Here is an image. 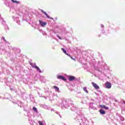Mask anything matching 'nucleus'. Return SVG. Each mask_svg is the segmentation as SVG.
I'll return each mask as SVG.
<instances>
[{
  "instance_id": "obj_1",
  "label": "nucleus",
  "mask_w": 125,
  "mask_h": 125,
  "mask_svg": "<svg viewBox=\"0 0 125 125\" xmlns=\"http://www.w3.org/2000/svg\"><path fill=\"white\" fill-rule=\"evenodd\" d=\"M41 11L42 13H43V14H44L46 16L47 18H48L49 19H51L52 20H54L53 18H50L49 16H48V15L45 12H44L43 10H41Z\"/></svg>"
},
{
  "instance_id": "obj_2",
  "label": "nucleus",
  "mask_w": 125,
  "mask_h": 125,
  "mask_svg": "<svg viewBox=\"0 0 125 125\" xmlns=\"http://www.w3.org/2000/svg\"><path fill=\"white\" fill-rule=\"evenodd\" d=\"M106 88H111L112 87V84L109 82H106L105 83Z\"/></svg>"
},
{
  "instance_id": "obj_3",
  "label": "nucleus",
  "mask_w": 125,
  "mask_h": 125,
  "mask_svg": "<svg viewBox=\"0 0 125 125\" xmlns=\"http://www.w3.org/2000/svg\"><path fill=\"white\" fill-rule=\"evenodd\" d=\"M57 78L60 80H62V81H64V82H66L67 81V79L64 77V76L62 75L58 76Z\"/></svg>"
},
{
  "instance_id": "obj_4",
  "label": "nucleus",
  "mask_w": 125,
  "mask_h": 125,
  "mask_svg": "<svg viewBox=\"0 0 125 125\" xmlns=\"http://www.w3.org/2000/svg\"><path fill=\"white\" fill-rule=\"evenodd\" d=\"M92 84L95 89H99V86L97 84L94 83V82H92Z\"/></svg>"
},
{
  "instance_id": "obj_5",
  "label": "nucleus",
  "mask_w": 125,
  "mask_h": 125,
  "mask_svg": "<svg viewBox=\"0 0 125 125\" xmlns=\"http://www.w3.org/2000/svg\"><path fill=\"white\" fill-rule=\"evenodd\" d=\"M40 24L42 27H44L46 25V22H43L41 20L39 21Z\"/></svg>"
},
{
  "instance_id": "obj_6",
  "label": "nucleus",
  "mask_w": 125,
  "mask_h": 125,
  "mask_svg": "<svg viewBox=\"0 0 125 125\" xmlns=\"http://www.w3.org/2000/svg\"><path fill=\"white\" fill-rule=\"evenodd\" d=\"M76 78L73 76H70L68 78V80L70 82H73V80H75Z\"/></svg>"
},
{
  "instance_id": "obj_7",
  "label": "nucleus",
  "mask_w": 125,
  "mask_h": 125,
  "mask_svg": "<svg viewBox=\"0 0 125 125\" xmlns=\"http://www.w3.org/2000/svg\"><path fill=\"white\" fill-rule=\"evenodd\" d=\"M99 112L102 115H105L106 114V112H105V111H104V110H103V109H100L99 110Z\"/></svg>"
},
{
  "instance_id": "obj_8",
  "label": "nucleus",
  "mask_w": 125,
  "mask_h": 125,
  "mask_svg": "<svg viewBox=\"0 0 125 125\" xmlns=\"http://www.w3.org/2000/svg\"><path fill=\"white\" fill-rule=\"evenodd\" d=\"M61 49L62 51H63V53L66 54V55H67L68 56H69V55L68 54V53H67V51H66V50H65V49L63 48H62Z\"/></svg>"
},
{
  "instance_id": "obj_9",
  "label": "nucleus",
  "mask_w": 125,
  "mask_h": 125,
  "mask_svg": "<svg viewBox=\"0 0 125 125\" xmlns=\"http://www.w3.org/2000/svg\"><path fill=\"white\" fill-rule=\"evenodd\" d=\"M53 88L56 89V91H59V87H58L57 86H53Z\"/></svg>"
},
{
  "instance_id": "obj_10",
  "label": "nucleus",
  "mask_w": 125,
  "mask_h": 125,
  "mask_svg": "<svg viewBox=\"0 0 125 125\" xmlns=\"http://www.w3.org/2000/svg\"><path fill=\"white\" fill-rule=\"evenodd\" d=\"M35 69H36V70H37V71H39V72H40V73L42 72V71L41 70L40 68L38 66H37V65L35 66Z\"/></svg>"
},
{
  "instance_id": "obj_11",
  "label": "nucleus",
  "mask_w": 125,
  "mask_h": 125,
  "mask_svg": "<svg viewBox=\"0 0 125 125\" xmlns=\"http://www.w3.org/2000/svg\"><path fill=\"white\" fill-rule=\"evenodd\" d=\"M83 90H84L86 93H88V91L87 90V89H86V87H83Z\"/></svg>"
},
{
  "instance_id": "obj_12",
  "label": "nucleus",
  "mask_w": 125,
  "mask_h": 125,
  "mask_svg": "<svg viewBox=\"0 0 125 125\" xmlns=\"http://www.w3.org/2000/svg\"><path fill=\"white\" fill-rule=\"evenodd\" d=\"M12 2H13L14 3H20V2L19 1H17V0H11Z\"/></svg>"
},
{
  "instance_id": "obj_13",
  "label": "nucleus",
  "mask_w": 125,
  "mask_h": 125,
  "mask_svg": "<svg viewBox=\"0 0 125 125\" xmlns=\"http://www.w3.org/2000/svg\"><path fill=\"white\" fill-rule=\"evenodd\" d=\"M30 65L32 68H35L36 66H37L36 63H31Z\"/></svg>"
},
{
  "instance_id": "obj_14",
  "label": "nucleus",
  "mask_w": 125,
  "mask_h": 125,
  "mask_svg": "<svg viewBox=\"0 0 125 125\" xmlns=\"http://www.w3.org/2000/svg\"><path fill=\"white\" fill-rule=\"evenodd\" d=\"M33 110H34L35 111V112H36L37 113V112H38V109L36 108V107H34L33 108Z\"/></svg>"
},
{
  "instance_id": "obj_15",
  "label": "nucleus",
  "mask_w": 125,
  "mask_h": 125,
  "mask_svg": "<svg viewBox=\"0 0 125 125\" xmlns=\"http://www.w3.org/2000/svg\"><path fill=\"white\" fill-rule=\"evenodd\" d=\"M68 56L69 57H70L71 59H72V60H74V61H76V59L72 57H71L70 55H68Z\"/></svg>"
},
{
  "instance_id": "obj_16",
  "label": "nucleus",
  "mask_w": 125,
  "mask_h": 125,
  "mask_svg": "<svg viewBox=\"0 0 125 125\" xmlns=\"http://www.w3.org/2000/svg\"><path fill=\"white\" fill-rule=\"evenodd\" d=\"M105 105H100V107H101V108H104V109L105 108Z\"/></svg>"
},
{
  "instance_id": "obj_17",
  "label": "nucleus",
  "mask_w": 125,
  "mask_h": 125,
  "mask_svg": "<svg viewBox=\"0 0 125 125\" xmlns=\"http://www.w3.org/2000/svg\"><path fill=\"white\" fill-rule=\"evenodd\" d=\"M57 36L60 40H62V38L59 35H57Z\"/></svg>"
},
{
  "instance_id": "obj_18",
  "label": "nucleus",
  "mask_w": 125,
  "mask_h": 125,
  "mask_svg": "<svg viewBox=\"0 0 125 125\" xmlns=\"http://www.w3.org/2000/svg\"><path fill=\"white\" fill-rule=\"evenodd\" d=\"M104 109H105V110H108L109 109V107H107V106H104Z\"/></svg>"
},
{
  "instance_id": "obj_19",
  "label": "nucleus",
  "mask_w": 125,
  "mask_h": 125,
  "mask_svg": "<svg viewBox=\"0 0 125 125\" xmlns=\"http://www.w3.org/2000/svg\"><path fill=\"white\" fill-rule=\"evenodd\" d=\"M2 39H3V40L5 42H6V40H5V39L4 38V37H3Z\"/></svg>"
}]
</instances>
